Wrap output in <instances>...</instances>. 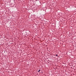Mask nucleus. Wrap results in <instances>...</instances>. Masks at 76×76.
Here are the masks:
<instances>
[{"label":"nucleus","mask_w":76,"mask_h":76,"mask_svg":"<svg viewBox=\"0 0 76 76\" xmlns=\"http://www.w3.org/2000/svg\"><path fill=\"white\" fill-rule=\"evenodd\" d=\"M56 56H58V55H56Z\"/></svg>","instance_id":"nucleus-2"},{"label":"nucleus","mask_w":76,"mask_h":76,"mask_svg":"<svg viewBox=\"0 0 76 76\" xmlns=\"http://www.w3.org/2000/svg\"><path fill=\"white\" fill-rule=\"evenodd\" d=\"M38 72H40V70H39Z\"/></svg>","instance_id":"nucleus-1"}]
</instances>
